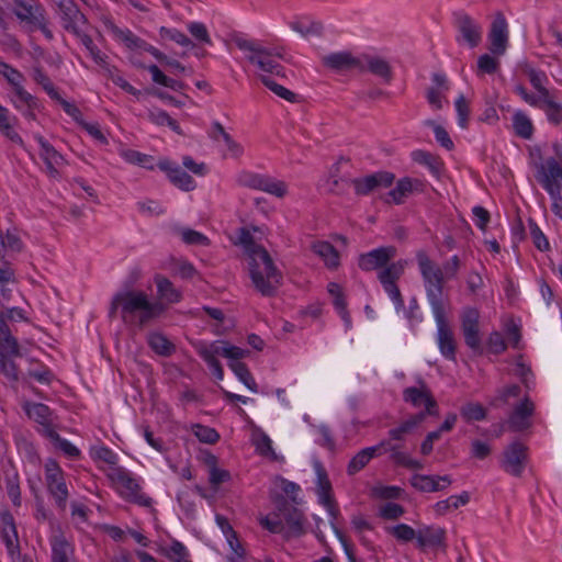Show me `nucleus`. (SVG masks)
I'll return each instance as SVG.
<instances>
[{"label":"nucleus","mask_w":562,"mask_h":562,"mask_svg":"<svg viewBox=\"0 0 562 562\" xmlns=\"http://www.w3.org/2000/svg\"><path fill=\"white\" fill-rule=\"evenodd\" d=\"M456 110L458 114V124L462 128H467L469 125L470 106L463 94H460L456 100Z\"/></svg>","instance_id":"nucleus-58"},{"label":"nucleus","mask_w":562,"mask_h":562,"mask_svg":"<svg viewBox=\"0 0 562 562\" xmlns=\"http://www.w3.org/2000/svg\"><path fill=\"white\" fill-rule=\"evenodd\" d=\"M238 182L246 188L260 190L277 198H283L288 192V187L284 181L251 171L241 172L238 177Z\"/></svg>","instance_id":"nucleus-8"},{"label":"nucleus","mask_w":562,"mask_h":562,"mask_svg":"<svg viewBox=\"0 0 562 562\" xmlns=\"http://www.w3.org/2000/svg\"><path fill=\"white\" fill-rule=\"evenodd\" d=\"M35 138L41 146L40 155L46 166L61 165L64 162V157L43 136L36 135Z\"/></svg>","instance_id":"nucleus-40"},{"label":"nucleus","mask_w":562,"mask_h":562,"mask_svg":"<svg viewBox=\"0 0 562 562\" xmlns=\"http://www.w3.org/2000/svg\"><path fill=\"white\" fill-rule=\"evenodd\" d=\"M420 387L411 386L403 391L404 402L412 404L414 407H419L423 404L425 405L431 392L424 381H420Z\"/></svg>","instance_id":"nucleus-36"},{"label":"nucleus","mask_w":562,"mask_h":562,"mask_svg":"<svg viewBox=\"0 0 562 562\" xmlns=\"http://www.w3.org/2000/svg\"><path fill=\"white\" fill-rule=\"evenodd\" d=\"M161 552L172 562L184 559L188 555L187 548L178 540H172L169 549L161 548Z\"/></svg>","instance_id":"nucleus-61"},{"label":"nucleus","mask_w":562,"mask_h":562,"mask_svg":"<svg viewBox=\"0 0 562 562\" xmlns=\"http://www.w3.org/2000/svg\"><path fill=\"white\" fill-rule=\"evenodd\" d=\"M339 166L335 164L330 169L329 178L326 181L327 190L331 194L342 195L347 192L348 188L351 186L350 180L348 178L338 177Z\"/></svg>","instance_id":"nucleus-37"},{"label":"nucleus","mask_w":562,"mask_h":562,"mask_svg":"<svg viewBox=\"0 0 562 562\" xmlns=\"http://www.w3.org/2000/svg\"><path fill=\"white\" fill-rule=\"evenodd\" d=\"M1 538L10 553L20 549L19 536L13 515L9 510L0 514Z\"/></svg>","instance_id":"nucleus-23"},{"label":"nucleus","mask_w":562,"mask_h":562,"mask_svg":"<svg viewBox=\"0 0 562 562\" xmlns=\"http://www.w3.org/2000/svg\"><path fill=\"white\" fill-rule=\"evenodd\" d=\"M46 484L49 494L55 498L57 507L65 510L69 494L64 477L55 479L54 482L47 481Z\"/></svg>","instance_id":"nucleus-38"},{"label":"nucleus","mask_w":562,"mask_h":562,"mask_svg":"<svg viewBox=\"0 0 562 562\" xmlns=\"http://www.w3.org/2000/svg\"><path fill=\"white\" fill-rule=\"evenodd\" d=\"M527 459V447L519 440L510 442L503 451L501 468L513 476H521Z\"/></svg>","instance_id":"nucleus-10"},{"label":"nucleus","mask_w":562,"mask_h":562,"mask_svg":"<svg viewBox=\"0 0 562 562\" xmlns=\"http://www.w3.org/2000/svg\"><path fill=\"white\" fill-rule=\"evenodd\" d=\"M0 132L3 136L9 138L11 142L24 146V142L21 136L13 130V125L10 122L9 110L0 104Z\"/></svg>","instance_id":"nucleus-42"},{"label":"nucleus","mask_w":562,"mask_h":562,"mask_svg":"<svg viewBox=\"0 0 562 562\" xmlns=\"http://www.w3.org/2000/svg\"><path fill=\"white\" fill-rule=\"evenodd\" d=\"M116 481L123 487L121 494L128 502L140 506H149L151 499L140 493V486L137 481L125 470H119Z\"/></svg>","instance_id":"nucleus-17"},{"label":"nucleus","mask_w":562,"mask_h":562,"mask_svg":"<svg viewBox=\"0 0 562 562\" xmlns=\"http://www.w3.org/2000/svg\"><path fill=\"white\" fill-rule=\"evenodd\" d=\"M166 310L161 302H151L142 290L125 286L119 290L110 302L109 318L113 319L120 314L122 322L126 325L145 327L155 318L159 317Z\"/></svg>","instance_id":"nucleus-3"},{"label":"nucleus","mask_w":562,"mask_h":562,"mask_svg":"<svg viewBox=\"0 0 562 562\" xmlns=\"http://www.w3.org/2000/svg\"><path fill=\"white\" fill-rule=\"evenodd\" d=\"M360 61L359 72H370L382 79L385 83H390L393 80L392 66L385 58L372 54H361Z\"/></svg>","instance_id":"nucleus-13"},{"label":"nucleus","mask_w":562,"mask_h":562,"mask_svg":"<svg viewBox=\"0 0 562 562\" xmlns=\"http://www.w3.org/2000/svg\"><path fill=\"white\" fill-rule=\"evenodd\" d=\"M106 29L119 40L123 41L127 48L130 49H143L145 52H148L150 55H153L155 58L157 56H160V50L153 45L148 44L143 38L136 36L133 32L130 30H122L117 25H115L112 21L105 22Z\"/></svg>","instance_id":"nucleus-18"},{"label":"nucleus","mask_w":562,"mask_h":562,"mask_svg":"<svg viewBox=\"0 0 562 562\" xmlns=\"http://www.w3.org/2000/svg\"><path fill=\"white\" fill-rule=\"evenodd\" d=\"M48 439L55 445L56 448L60 449L68 458L78 459L80 456V451L77 447H75L68 440L61 438L59 434L55 429L47 430Z\"/></svg>","instance_id":"nucleus-44"},{"label":"nucleus","mask_w":562,"mask_h":562,"mask_svg":"<svg viewBox=\"0 0 562 562\" xmlns=\"http://www.w3.org/2000/svg\"><path fill=\"white\" fill-rule=\"evenodd\" d=\"M248 255L250 279L261 295L271 297L277 294L282 284V272L276 267L267 249L257 244L250 231L246 227L238 229V241Z\"/></svg>","instance_id":"nucleus-2"},{"label":"nucleus","mask_w":562,"mask_h":562,"mask_svg":"<svg viewBox=\"0 0 562 562\" xmlns=\"http://www.w3.org/2000/svg\"><path fill=\"white\" fill-rule=\"evenodd\" d=\"M23 408L30 419H33L43 427L42 432L45 437L47 436V430L54 429L52 425V411L47 405L43 403H26Z\"/></svg>","instance_id":"nucleus-24"},{"label":"nucleus","mask_w":562,"mask_h":562,"mask_svg":"<svg viewBox=\"0 0 562 562\" xmlns=\"http://www.w3.org/2000/svg\"><path fill=\"white\" fill-rule=\"evenodd\" d=\"M405 261L398 260L396 262L387 263L379 271L378 279L382 285L396 283L405 270Z\"/></svg>","instance_id":"nucleus-34"},{"label":"nucleus","mask_w":562,"mask_h":562,"mask_svg":"<svg viewBox=\"0 0 562 562\" xmlns=\"http://www.w3.org/2000/svg\"><path fill=\"white\" fill-rule=\"evenodd\" d=\"M397 255L394 246H383L359 255L358 267L366 272L381 270Z\"/></svg>","instance_id":"nucleus-12"},{"label":"nucleus","mask_w":562,"mask_h":562,"mask_svg":"<svg viewBox=\"0 0 562 562\" xmlns=\"http://www.w3.org/2000/svg\"><path fill=\"white\" fill-rule=\"evenodd\" d=\"M435 86L427 89L426 98L428 103L437 110L442 109L441 91L449 90V82L445 74L435 72L431 76Z\"/></svg>","instance_id":"nucleus-27"},{"label":"nucleus","mask_w":562,"mask_h":562,"mask_svg":"<svg viewBox=\"0 0 562 562\" xmlns=\"http://www.w3.org/2000/svg\"><path fill=\"white\" fill-rule=\"evenodd\" d=\"M490 50L495 55H503L507 48L508 32L504 14L498 11L491 24L488 33Z\"/></svg>","instance_id":"nucleus-16"},{"label":"nucleus","mask_w":562,"mask_h":562,"mask_svg":"<svg viewBox=\"0 0 562 562\" xmlns=\"http://www.w3.org/2000/svg\"><path fill=\"white\" fill-rule=\"evenodd\" d=\"M328 292L334 299V306L339 312L341 318L349 325L351 323L350 314L347 311V302L340 285L338 283L330 282L328 284Z\"/></svg>","instance_id":"nucleus-39"},{"label":"nucleus","mask_w":562,"mask_h":562,"mask_svg":"<svg viewBox=\"0 0 562 562\" xmlns=\"http://www.w3.org/2000/svg\"><path fill=\"white\" fill-rule=\"evenodd\" d=\"M75 36H77L80 40L82 45L88 49V52L90 53L91 57L93 58V60L97 64H99V65L105 64L104 56L101 54V50L94 45L91 36L86 34L83 32V30H81L78 33H76Z\"/></svg>","instance_id":"nucleus-53"},{"label":"nucleus","mask_w":562,"mask_h":562,"mask_svg":"<svg viewBox=\"0 0 562 562\" xmlns=\"http://www.w3.org/2000/svg\"><path fill=\"white\" fill-rule=\"evenodd\" d=\"M452 483L449 475H425L414 474L411 477V484L419 492H439L447 488Z\"/></svg>","instance_id":"nucleus-22"},{"label":"nucleus","mask_w":562,"mask_h":562,"mask_svg":"<svg viewBox=\"0 0 562 562\" xmlns=\"http://www.w3.org/2000/svg\"><path fill=\"white\" fill-rule=\"evenodd\" d=\"M498 60L488 54H484L479 57L477 68L482 74H495L498 69Z\"/></svg>","instance_id":"nucleus-64"},{"label":"nucleus","mask_w":562,"mask_h":562,"mask_svg":"<svg viewBox=\"0 0 562 562\" xmlns=\"http://www.w3.org/2000/svg\"><path fill=\"white\" fill-rule=\"evenodd\" d=\"M456 26L462 40L471 47H476L482 40V27L467 13L456 14Z\"/></svg>","instance_id":"nucleus-20"},{"label":"nucleus","mask_w":562,"mask_h":562,"mask_svg":"<svg viewBox=\"0 0 562 562\" xmlns=\"http://www.w3.org/2000/svg\"><path fill=\"white\" fill-rule=\"evenodd\" d=\"M181 238L183 243L188 245H201V246H209L210 239L203 235L200 232H196L191 228H182L180 231Z\"/></svg>","instance_id":"nucleus-57"},{"label":"nucleus","mask_w":562,"mask_h":562,"mask_svg":"<svg viewBox=\"0 0 562 562\" xmlns=\"http://www.w3.org/2000/svg\"><path fill=\"white\" fill-rule=\"evenodd\" d=\"M387 532L403 542H409L413 539L417 540V532L406 524H398L394 527L387 528Z\"/></svg>","instance_id":"nucleus-55"},{"label":"nucleus","mask_w":562,"mask_h":562,"mask_svg":"<svg viewBox=\"0 0 562 562\" xmlns=\"http://www.w3.org/2000/svg\"><path fill=\"white\" fill-rule=\"evenodd\" d=\"M58 8L64 29L74 35L82 30L81 25L88 23L86 15L79 10L74 0H60Z\"/></svg>","instance_id":"nucleus-14"},{"label":"nucleus","mask_w":562,"mask_h":562,"mask_svg":"<svg viewBox=\"0 0 562 562\" xmlns=\"http://www.w3.org/2000/svg\"><path fill=\"white\" fill-rule=\"evenodd\" d=\"M13 13L21 22L31 25L32 30H41L46 38L53 40V33L47 26L46 11L37 0H13Z\"/></svg>","instance_id":"nucleus-6"},{"label":"nucleus","mask_w":562,"mask_h":562,"mask_svg":"<svg viewBox=\"0 0 562 562\" xmlns=\"http://www.w3.org/2000/svg\"><path fill=\"white\" fill-rule=\"evenodd\" d=\"M21 356L18 340L10 334L0 337V357Z\"/></svg>","instance_id":"nucleus-56"},{"label":"nucleus","mask_w":562,"mask_h":562,"mask_svg":"<svg viewBox=\"0 0 562 562\" xmlns=\"http://www.w3.org/2000/svg\"><path fill=\"white\" fill-rule=\"evenodd\" d=\"M461 417L467 422H480L486 418V409L480 403L468 402L460 408Z\"/></svg>","instance_id":"nucleus-45"},{"label":"nucleus","mask_w":562,"mask_h":562,"mask_svg":"<svg viewBox=\"0 0 562 562\" xmlns=\"http://www.w3.org/2000/svg\"><path fill=\"white\" fill-rule=\"evenodd\" d=\"M529 229H530V235H531L533 245L542 251L549 250L550 249L549 240L547 239L544 234L541 232V229L538 227V225L536 223H533L530 218H529Z\"/></svg>","instance_id":"nucleus-62"},{"label":"nucleus","mask_w":562,"mask_h":562,"mask_svg":"<svg viewBox=\"0 0 562 562\" xmlns=\"http://www.w3.org/2000/svg\"><path fill=\"white\" fill-rule=\"evenodd\" d=\"M423 423L422 415H413L407 420L403 422L398 427L389 430V437L391 440L404 441L406 436L413 431L415 427Z\"/></svg>","instance_id":"nucleus-33"},{"label":"nucleus","mask_w":562,"mask_h":562,"mask_svg":"<svg viewBox=\"0 0 562 562\" xmlns=\"http://www.w3.org/2000/svg\"><path fill=\"white\" fill-rule=\"evenodd\" d=\"M261 82L273 93H276L278 97L291 102L295 103L297 102V94L292 92L291 90L286 89L282 85L278 83L274 79H272L270 76H260Z\"/></svg>","instance_id":"nucleus-47"},{"label":"nucleus","mask_w":562,"mask_h":562,"mask_svg":"<svg viewBox=\"0 0 562 562\" xmlns=\"http://www.w3.org/2000/svg\"><path fill=\"white\" fill-rule=\"evenodd\" d=\"M233 41L239 49L249 52L250 55L247 57L249 63L258 66L265 72H273V68L278 64L273 59L274 56L282 57L280 52L269 50L246 38L236 36Z\"/></svg>","instance_id":"nucleus-7"},{"label":"nucleus","mask_w":562,"mask_h":562,"mask_svg":"<svg viewBox=\"0 0 562 562\" xmlns=\"http://www.w3.org/2000/svg\"><path fill=\"white\" fill-rule=\"evenodd\" d=\"M188 31L200 43L212 45L206 26L201 22H191L188 24Z\"/></svg>","instance_id":"nucleus-60"},{"label":"nucleus","mask_w":562,"mask_h":562,"mask_svg":"<svg viewBox=\"0 0 562 562\" xmlns=\"http://www.w3.org/2000/svg\"><path fill=\"white\" fill-rule=\"evenodd\" d=\"M536 180L549 193L553 194L554 191H562V167L550 157L544 161H535Z\"/></svg>","instance_id":"nucleus-9"},{"label":"nucleus","mask_w":562,"mask_h":562,"mask_svg":"<svg viewBox=\"0 0 562 562\" xmlns=\"http://www.w3.org/2000/svg\"><path fill=\"white\" fill-rule=\"evenodd\" d=\"M461 328L464 341L474 351H481V338L479 334V312L468 307L461 316Z\"/></svg>","instance_id":"nucleus-15"},{"label":"nucleus","mask_w":562,"mask_h":562,"mask_svg":"<svg viewBox=\"0 0 562 562\" xmlns=\"http://www.w3.org/2000/svg\"><path fill=\"white\" fill-rule=\"evenodd\" d=\"M324 67L336 72H345L350 70H358L361 66L360 55L353 56L350 52L330 53L322 58Z\"/></svg>","instance_id":"nucleus-19"},{"label":"nucleus","mask_w":562,"mask_h":562,"mask_svg":"<svg viewBox=\"0 0 562 562\" xmlns=\"http://www.w3.org/2000/svg\"><path fill=\"white\" fill-rule=\"evenodd\" d=\"M15 97L16 100H13V104L16 109H20L19 102L24 103L26 108L31 110H38L41 106L40 100L29 93L24 88L18 89Z\"/></svg>","instance_id":"nucleus-59"},{"label":"nucleus","mask_w":562,"mask_h":562,"mask_svg":"<svg viewBox=\"0 0 562 562\" xmlns=\"http://www.w3.org/2000/svg\"><path fill=\"white\" fill-rule=\"evenodd\" d=\"M121 155L130 164L138 165L150 170L154 169L153 156L143 154L134 149L123 150Z\"/></svg>","instance_id":"nucleus-49"},{"label":"nucleus","mask_w":562,"mask_h":562,"mask_svg":"<svg viewBox=\"0 0 562 562\" xmlns=\"http://www.w3.org/2000/svg\"><path fill=\"white\" fill-rule=\"evenodd\" d=\"M316 470H317V484H318L317 494L319 497V502L331 498L333 497L331 483L328 479V475H327L325 469L322 465H317Z\"/></svg>","instance_id":"nucleus-52"},{"label":"nucleus","mask_w":562,"mask_h":562,"mask_svg":"<svg viewBox=\"0 0 562 562\" xmlns=\"http://www.w3.org/2000/svg\"><path fill=\"white\" fill-rule=\"evenodd\" d=\"M416 259L424 280L427 299L437 323V340L440 353L447 360L456 361L457 341L446 317V302L448 299L443 294L442 272L429 260L424 250L417 252Z\"/></svg>","instance_id":"nucleus-1"},{"label":"nucleus","mask_w":562,"mask_h":562,"mask_svg":"<svg viewBox=\"0 0 562 562\" xmlns=\"http://www.w3.org/2000/svg\"><path fill=\"white\" fill-rule=\"evenodd\" d=\"M232 371L238 376V379L252 392L258 391V385L252 378L246 363L240 361H231L228 363Z\"/></svg>","instance_id":"nucleus-46"},{"label":"nucleus","mask_w":562,"mask_h":562,"mask_svg":"<svg viewBox=\"0 0 562 562\" xmlns=\"http://www.w3.org/2000/svg\"><path fill=\"white\" fill-rule=\"evenodd\" d=\"M395 175L390 171H378L366 177L350 180L357 195H369L381 188H389L393 184Z\"/></svg>","instance_id":"nucleus-11"},{"label":"nucleus","mask_w":562,"mask_h":562,"mask_svg":"<svg viewBox=\"0 0 562 562\" xmlns=\"http://www.w3.org/2000/svg\"><path fill=\"white\" fill-rule=\"evenodd\" d=\"M509 431L518 432L527 428V395H524L506 422Z\"/></svg>","instance_id":"nucleus-30"},{"label":"nucleus","mask_w":562,"mask_h":562,"mask_svg":"<svg viewBox=\"0 0 562 562\" xmlns=\"http://www.w3.org/2000/svg\"><path fill=\"white\" fill-rule=\"evenodd\" d=\"M13 356L0 357L1 372L12 382L19 381V370L14 361L11 359Z\"/></svg>","instance_id":"nucleus-63"},{"label":"nucleus","mask_w":562,"mask_h":562,"mask_svg":"<svg viewBox=\"0 0 562 562\" xmlns=\"http://www.w3.org/2000/svg\"><path fill=\"white\" fill-rule=\"evenodd\" d=\"M0 72L5 77L8 82L13 87L14 94L18 93V89L23 88L21 85L24 80V76L15 68L4 61H0Z\"/></svg>","instance_id":"nucleus-50"},{"label":"nucleus","mask_w":562,"mask_h":562,"mask_svg":"<svg viewBox=\"0 0 562 562\" xmlns=\"http://www.w3.org/2000/svg\"><path fill=\"white\" fill-rule=\"evenodd\" d=\"M160 170L165 171L176 187L183 191H192L195 188L194 179L180 168L176 162L162 159L158 162Z\"/></svg>","instance_id":"nucleus-21"},{"label":"nucleus","mask_w":562,"mask_h":562,"mask_svg":"<svg viewBox=\"0 0 562 562\" xmlns=\"http://www.w3.org/2000/svg\"><path fill=\"white\" fill-rule=\"evenodd\" d=\"M529 82L535 89L529 93V104L543 110L548 120L558 125L562 121V104L555 101V95L548 89L549 78L542 71L529 69Z\"/></svg>","instance_id":"nucleus-5"},{"label":"nucleus","mask_w":562,"mask_h":562,"mask_svg":"<svg viewBox=\"0 0 562 562\" xmlns=\"http://www.w3.org/2000/svg\"><path fill=\"white\" fill-rule=\"evenodd\" d=\"M446 538L445 529L440 527L427 526L417 532V547L419 549L438 548L443 546Z\"/></svg>","instance_id":"nucleus-26"},{"label":"nucleus","mask_w":562,"mask_h":562,"mask_svg":"<svg viewBox=\"0 0 562 562\" xmlns=\"http://www.w3.org/2000/svg\"><path fill=\"white\" fill-rule=\"evenodd\" d=\"M274 512L260 519V525L272 533H282L284 538H299L305 533L304 514L285 495L272 497Z\"/></svg>","instance_id":"nucleus-4"},{"label":"nucleus","mask_w":562,"mask_h":562,"mask_svg":"<svg viewBox=\"0 0 562 562\" xmlns=\"http://www.w3.org/2000/svg\"><path fill=\"white\" fill-rule=\"evenodd\" d=\"M311 248L324 260L327 268L337 269L339 267V252L329 241H315L312 244Z\"/></svg>","instance_id":"nucleus-29"},{"label":"nucleus","mask_w":562,"mask_h":562,"mask_svg":"<svg viewBox=\"0 0 562 562\" xmlns=\"http://www.w3.org/2000/svg\"><path fill=\"white\" fill-rule=\"evenodd\" d=\"M74 554V547L64 535L55 536L52 539V562H69Z\"/></svg>","instance_id":"nucleus-31"},{"label":"nucleus","mask_w":562,"mask_h":562,"mask_svg":"<svg viewBox=\"0 0 562 562\" xmlns=\"http://www.w3.org/2000/svg\"><path fill=\"white\" fill-rule=\"evenodd\" d=\"M158 296L168 303H177L181 299L180 292L173 286L172 282L162 276L155 278Z\"/></svg>","instance_id":"nucleus-35"},{"label":"nucleus","mask_w":562,"mask_h":562,"mask_svg":"<svg viewBox=\"0 0 562 562\" xmlns=\"http://www.w3.org/2000/svg\"><path fill=\"white\" fill-rule=\"evenodd\" d=\"M159 34L162 38L170 40L186 47H195V44L182 32L176 29L160 27Z\"/></svg>","instance_id":"nucleus-54"},{"label":"nucleus","mask_w":562,"mask_h":562,"mask_svg":"<svg viewBox=\"0 0 562 562\" xmlns=\"http://www.w3.org/2000/svg\"><path fill=\"white\" fill-rule=\"evenodd\" d=\"M147 342L157 355L162 357H169L176 351V346L160 333H150Z\"/></svg>","instance_id":"nucleus-32"},{"label":"nucleus","mask_w":562,"mask_h":562,"mask_svg":"<svg viewBox=\"0 0 562 562\" xmlns=\"http://www.w3.org/2000/svg\"><path fill=\"white\" fill-rule=\"evenodd\" d=\"M148 120L158 125V126H164V125H167L169 126L175 133H177L178 135H183V131L182 128L180 127V125L178 124V122L176 120H173L166 111L164 110H160V109H156V110H150L148 112Z\"/></svg>","instance_id":"nucleus-43"},{"label":"nucleus","mask_w":562,"mask_h":562,"mask_svg":"<svg viewBox=\"0 0 562 562\" xmlns=\"http://www.w3.org/2000/svg\"><path fill=\"white\" fill-rule=\"evenodd\" d=\"M423 190V181L409 177H404L396 182L394 189L389 191L387 196L391 198L395 204H402L413 191L422 192Z\"/></svg>","instance_id":"nucleus-25"},{"label":"nucleus","mask_w":562,"mask_h":562,"mask_svg":"<svg viewBox=\"0 0 562 562\" xmlns=\"http://www.w3.org/2000/svg\"><path fill=\"white\" fill-rule=\"evenodd\" d=\"M375 451L376 450H374V448H370V447H367V448L360 450L349 461L348 467H347L348 474L353 475L357 472L361 471L370 462V460L375 457L374 456Z\"/></svg>","instance_id":"nucleus-41"},{"label":"nucleus","mask_w":562,"mask_h":562,"mask_svg":"<svg viewBox=\"0 0 562 562\" xmlns=\"http://www.w3.org/2000/svg\"><path fill=\"white\" fill-rule=\"evenodd\" d=\"M32 77H33V80L46 91V93L50 97V99H53V100L59 99V93L56 90L54 83L52 82L49 77L43 71V69L41 67H35L33 69Z\"/></svg>","instance_id":"nucleus-48"},{"label":"nucleus","mask_w":562,"mask_h":562,"mask_svg":"<svg viewBox=\"0 0 562 562\" xmlns=\"http://www.w3.org/2000/svg\"><path fill=\"white\" fill-rule=\"evenodd\" d=\"M194 436L204 443L214 445L220 440V434L212 427L195 424L192 426Z\"/></svg>","instance_id":"nucleus-51"},{"label":"nucleus","mask_w":562,"mask_h":562,"mask_svg":"<svg viewBox=\"0 0 562 562\" xmlns=\"http://www.w3.org/2000/svg\"><path fill=\"white\" fill-rule=\"evenodd\" d=\"M412 159L419 165L426 166L431 175L437 179L440 178L445 164L439 156L426 150L417 149L412 153Z\"/></svg>","instance_id":"nucleus-28"}]
</instances>
